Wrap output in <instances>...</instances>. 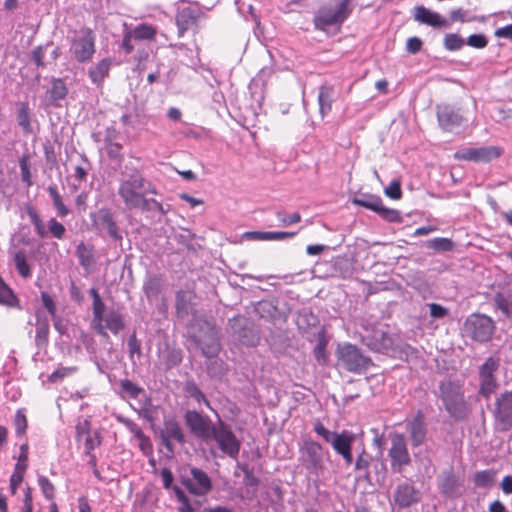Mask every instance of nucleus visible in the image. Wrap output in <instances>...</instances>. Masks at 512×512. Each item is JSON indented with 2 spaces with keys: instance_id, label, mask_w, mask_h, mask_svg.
<instances>
[{
  "instance_id": "obj_60",
  "label": "nucleus",
  "mask_w": 512,
  "mask_h": 512,
  "mask_svg": "<svg viewBox=\"0 0 512 512\" xmlns=\"http://www.w3.org/2000/svg\"><path fill=\"white\" fill-rule=\"evenodd\" d=\"M242 471L244 473V484L246 486L255 487L259 484L258 478L253 474V472L247 466H243Z\"/></svg>"
},
{
  "instance_id": "obj_38",
  "label": "nucleus",
  "mask_w": 512,
  "mask_h": 512,
  "mask_svg": "<svg viewBox=\"0 0 512 512\" xmlns=\"http://www.w3.org/2000/svg\"><path fill=\"white\" fill-rule=\"evenodd\" d=\"M120 389L123 396H128L132 399L138 398L143 389L129 379L120 381Z\"/></svg>"
},
{
  "instance_id": "obj_46",
  "label": "nucleus",
  "mask_w": 512,
  "mask_h": 512,
  "mask_svg": "<svg viewBox=\"0 0 512 512\" xmlns=\"http://www.w3.org/2000/svg\"><path fill=\"white\" fill-rule=\"evenodd\" d=\"M428 247L437 251H451L453 243L448 238H434L428 242Z\"/></svg>"
},
{
  "instance_id": "obj_63",
  "label": "nucleus",
  "mask_w": 512,
  "mask_h": 512,
  "mask_svg": "<svg viewBox=\"0 0 512 512\" xmlns=\"http://www.w3.org/2000/svg\"><path fill=\"white\" fill-rule=\"evenodd\" d=\"M406 47L410 53L415 54L421 50L422 41L418 37H411L407 40Z\"/></svg>"
},
{
  "instance_id": "obj_31",
  "label": "nucleus",
  "mask_w": 512,
  "mask_h": 512,
  "mask_svg": "<svg viewBox=\"0 0 512 512\" xmlns=\"http://www.w3.org/2000/svg\"><path fill=\"white\" fill-rule=\"evenodd\" d=\"M48 193L53 201V206L57 211V215L60 217H66L69 214V209L64 204L62 196L60 195L56 185H50L48 187Z\"/></svg>"
},
{
  "instance_id": "obj_50",
  "label": "nucleus",
  "mask_w": 512,
  "mask_h": 512,
  "mask_svg": "<svg viewBox=\"0 0 512 512\" xmlns=\"http://www.w3.org/2000/svg\"><path fill=\"white\" fill-rule=\"evenodd\" d=\"M371 462V456L365 452L362 451L356 458L355 461V470L356 471H365L367 472L370 466Z\"/></svg>"
},
{
  "instance_id": "obj_49",
  "label": "nucleus",
  "mask_w": 512,
  "mask_h": 512,
  "mask_svg": "<svg viewBox=\"0 0 512 512\" xmlns=\"http://www.w3.org/2000/svg\"><path fill=\"white\" fill-rule=\"evenodd\" d=\"M444 43L447 49L458 50L463 46L464 41L459 34H446Z\"/></svg>"
},
{
  "instance_id": "obj_25",
  "label": "nucleus",
  "mask_w": 512,
  "mask_h": 512,
  "mask_svg": "<svg viewBox=\"0 0 512 512\" xmlns=\"http://www.w3.org/2000/svg\"><path fill=\"white\" fill-rule=\"evenodd\" d=\"M395 502L401 507H408L417 501V491L412 485L401 484L394 494Z\"/></svg>"
},
{
  "instance_id": "obj_23",
  "label": "nucleus",
  "mask_w": 512,
  "mask_h": 512,
  "mask_svg": "<svg viewBox=\"0 0 512 512\" xmlns=\"http://www.w3.org/2000/svg\"><path fill=\"white\" fill-rule=\"evenodd\" d=\"M412 445L417 447L423 444L426 437L424 417L419 411L414 419L407 424Z\"/></svg>"
},
{
  "instance_id": "obj_42",
  "label": "nucleus",
  "mask_w": 512,
  "mask_h": 512,
  "mask_svg": "<svg viewBox=\"0 0 512 512\" xmlns=\"http://www.w3.org/2000/svg\"><path fill=\"white\" fill-rule=\"evenodd\" d=\"M38 485L46 499H48V500L54 499L55 486L46 476H40L38 478Z\"/></svg>"
},
{
  "instance_id": "obj_39",
  "label": "nucleus",
  "mask_w": 512,
  "mask_h": 512,
  "mask_svg": "<svg viewBox=\"0 0 512 512\" xmlns=\"http://www.w3.org/2000/svg\"><path fill=\"white\" fill-rule=\"evenodd\" d=\"M15 266L21 276L28 278L31 275L30 265L27 262L26 255L23 251H19L14 256Z\"/></svg>"
},
{
  "instance_id": "obj_2",
  "label": "nucleus",
  "mask_w": 512,
  "mask_h": 512,
  "mask_svg": "<svg viewBox=\"0 0 512 512\" xmlns=\"http://www.w3.org/2000/svg\"><path fill=\"white\" fill-rule=\"evenodd\" d=\"M90 295L93 298L92 310V328L97 334L105 339H109L107 330L117 335L125 328L123 316L116 310H110L105 314V304L102 301L98 291L95 288L90 289Z\"/></svg>"
},
{
  "instance_id": "obj_40",
  "label": "nucleus",
  "mask_w": 512,
  "mask_h": 512,
  "mask_svg": "<svg viewBox=\"0 0 512 512\" xmlns=\"http://www.w3.org/2000/svg\"><path fill=\"white\" fill-rule=\"evenodd\" d=\"M155 34H125L122 42V48L125 53H131L134 49L132 42L140 41L143 39H152Z\"/></svg>"
},
{
  "instance_id": "obj_3",
  "label": "nucleus",
  "mask_w": 512,
  "mask_h": 512,
  "mask_svg": "<svg viewBox=\"0 0 512 512\" xmlns=\"http://www.w3.org/2000/svg\"><path fill=\"white\" fill-rule=\"evenodd\" d=\"M438 397L447 413L456 421H462L469 414L463 385L459 381L443 380L439 383Z\"/></svg>"
},
{
  "instance_id": "obj_35",
  "label": "nucleus",
  "mask_w": 512,
  "mask_h": 512,
  "mask_svg": "<svg viewBox=\"0 0 512 512\" xmlns=\"http://www.w3.org/2000/svg\"><path fill=\"white\" fill-rule=\"evenodd\" d=\"M496 472L492 469L476 472L474 475V483L478 487H490L495 481Z\"/></svg>"
},
{
  "instance_id": "obj_14",
  "label": "nucleus",
  "mask_w": 512,
  "mask_h": 512,
  "mask_svg": "<svg viewBox=\"0 0 512 512\" xmlns=\"http://www.w3.org/2000/svg\"><path fill=\"white\" fill-rule=\"evenodd\" d=\"M501 154L502 149L496 146L469 147L456 151L454 153V159L459 161L487 163L498 158Z\"/></svg>"
},
{
  "instance_id": "obj_10",
  "label": "nucleus",
  "mask_w": 512,
  "mask_h": 512,
  "mask_svg": "<svg viewBox=\"0 0 512 512\" xmlns=\"http://www.w3.org/2000/svg\"><path fill=\"white\" fill-rule=\"evenodd\" d=\"M181 484L193 496H206L213 488L210 476L202 469L197 467L190 468V476L181 475Z\"/></svg>"
},
{
  "instance_id": "obj_24",
  "label": "nucleus",
  "mask_w": 512,
  "mask_h": 512,
  "mask_svg": "<svg viewBox=\"0 0 512 512\" xmlns=\"http://www.w3.org/2000/svg\"><path fill=\"white\" fill-rule=\"evenodd\" d=\"M111 66L112 60L110 58H104L92 65L88 70L91 82L98 87L102 86L104 80L109 76Z\"/></svg>"
},
{
  "instance_id": "obj_48",
  "label": "nucleus",
  "mask_w": 512,
  "mask_h": 512,
  "mask_svg": "<svg viewBox=\"0 0 512 512\" xmlns=\"http://www.w3.org/2000/svg\"><path fill=\"white\" fill-rule=\"evenodd\" d=\"M15 430L18 435H24L27 429V418L22 410H18L14 419Z\"/></svg>"
},
{
  "instance_id": "obj_55",
  "label": "nucleus",
  "mask_w": 512,
  "mask_h": 512,
  "mask_svg": "<svg viewBox=\"0 0 512 512\" xmlns=\"http://www.w3.org/2000/svg\"><path fill=\"white\" fill-rule=\"evenodd\" d=\"M313 354L315 359L319 364L325 365L327 362L326 356V345L322 342H319L313 350Z\"/></svg>"
},
{
  "instance_id": "obj_22",
  "label": "nucleus",
  "mask_w": 512,
  "mask_h": 512,
  "mask_svg": "<svg viewBox=\"0 0 512 512\" xmlns=\"http://www.w3.org/2000/svg\"><path fill=\"white\" fill-rule=\"evenodd\" d=\"M437 119L440 127L447 131L453 132L463 123V117L452 108L444 106L437 112Z\"/></svg>"
},
{
  "instance_id": "obj_58",
  "label": "nucleus",
  "mask_w": 512,
  "mask_h": 512,
  "mask_svg": "<svg viewBox=\"0 0 512 512\" xmlns=\"http://www.w3.org/2000/svg\"><path fill=\"white\" fill-rule=\"evenodd\" d=\"M385 193L392 199H400L402 196V190L399 182H392L389 187L385 189Z\"/></svg>"
},
{
  "instance_id": "obj_45",
  "label": "nucleus",
  "mask_w": 512,
  "mask_h": 512,
  "mask_svg": "<svg viewBox=\"0 0 512 512\" xmlns=\"http://www.w3.org/2000/svg\"><path fill=\"white\" fill-rule=\"evenodd\" d=\"M494 302L497 308L500 309L506 316H510L512 314V302L504 294H495Z\"/></svg>"
},
{
  "instance_id": "obj_36",
  "label": "nucleus",
  "mask_w": 512,
  "mask_h": 512,
  "mask_svg": "<svg viewBox=\"0 0 512 512\" xmlns=\"http://www.w3.org/2000/svg\"><path fill=\"white\" fill-rule=\"evenodd\" d=\"M78 371L77 366H69V367H59L57 368L53 373H51L47 381L49 383H58L62 381L63 379L70 377L71 375L75 374Z\"/></svg>"
},
{
  "instance_id": "obj_32",
  "label": "nucleus",
  "mask_w": 512,
  "mask_h": 512,
  "mask_svg": "<svg viewBox=\"0 0 512 512\" xmlns=\"http://www.w3.org/2000/svg\"><path fill=\"white\" fill-rule=\"evenodd\" d=\"M17 122L26 133L31 132L28 102H21L17 110Z\"/></svg>"
},
{
  "instance_id": "obj_15",
  "label": "nucleus",
  "mask_w": 512,
  "mask_h": 512,
  "mask_svg": "<svg viewBox=\"0 0 512 512\" xmlns=\"http://www.w3.org/2000/svg\"><path fill=\"white\" fill-rule=\"evenodd\" d=\"M493 416L500 430L512 428V391L501 393L495 400Z\"/></svg>"
},
{
  "instance_id": "obj_30",
  "label": "nucleus",
  "mask_w": 512,
  "mask_h": 512,
  "mask_svg": "<svg viewBox=\"0 0 512 512\" xmlns=\"http://www.w3.org/2000/svg\"><path fill=\"white\" fill-rule=\"evenodd\" d=\"M68 94V88L61 78H54L52 80L51 88L48 90V95L52 103L63 100Z\"/></svg>"
},
{
  "instance_id": "obj_37",
  "label": "nucleus",
  "mask_w": 512,
  "mask_h": 512,
  "mask_svg": "<svg viewBox=\"0 0 512 512\" xmlns=\"http://www.w3.org/2000/svg\"><path fill=\"white\" fill-rule=\"evenodd\" d=\"M19 166L21 172V180L27 187L33 185L32 174L30 171V157L28 154H23L19 159Z\"/></svg>"
},
{
  "instance_id": "obj_6",
  "label": "nucleus",
  "mask_w": 512,
  "mask_h": 512,
  "mask_svg": "<svg viewBox=\"0 0 512 512\" xmlns=\"http://www.w3.org/2000/svg\"><path fill=\"white\" fill-rule=\"evenodd\" d=\"M211 440H214L223 454L232 459H237L241 448V441L236 437L231 428L219 421L212 429Z\"/></svg>"
},
{
  "instance_id": "obj_7",
  "label": "nucleus",
  "mask_w": 512,
  "mask_h": 512,
  "mask_svg": "<svg viewBox=\"0 0 512 512\" xmlns=\"http://www.w3.org/2000/svg\"><path fill=\"white\" fill-rule=\"evenodd\" d=\"M350 2L351 0H342L335 8H320L314 19L316 29L325 30L328 27L342 24L351 13Z\"/></svg>"
},
{
  "instance_id": "obj_64",
  "label": "nucleus",
  "mask_w": 512,
  "mask_h": 512,
  "mask_svg": "<svg viewBox=\"0 0 512 512\" xmlns=\"http://www.w3.org/2000/svg\"><path fill=\"white\" fill-rule=\"evenodd\" d=\"M161 477L163 481V486L165 489H170L173 486V474L169 468H162Z\"/></svg>"
},
{
  "instance_id": "obj_17",
  "label": "nucleus",
  "mask_w": 512,
  "mask_h": 512,
  "mask_svg": "<svg viewBox=\"0 0 512 512\" xmlns=\"http://www.w3.org/2000/svg\"><path fill=\"white\" fill-rule=\"evenodd\" d=\"M186 426L192 434L204 441L211 440L213 425L208 416H204L195 410H188L184 414Z\"/></svg>"
},
{
  "instance_id": "obj_11",
  "label": "nucleus",
  "mask_w": 512,
  "mask_h": 512,
  "mask_svg": "<svg viewBox=\"0 0 512 512\" xmlns=\"http://www.w3.org/2000/svg\"><path fill=\"white\" fill-rule=\"evenodd\" d=\"M352 203L377 213L382 219L391 223H400L402 221L401 213L396 209L387 208L379 196L371 194H362L355 197Z\"/></svg>"
},
{
  "instance_id": "obj_27",
  "label": "nucleus",
  "mask_w": 512,
  "mask_h": 512,
  "mask_svg": "<svg viewBox=\"0 0 512 512\" xmlns=\"http://www.w3.org/2000/svg\"><path fill=\"white\" fill-rule=\"evenodd\" d=\"M49 320L42 316L40 312L36 313V335L35 342L37 346H46L49 338Z\"/></svg>"
},
{
  "instance_id": "obj_44",
  "label": "nucleus",
  "mask_w": 512,
  "mask_h": 512,
  "mask_svg": "<svg viewBox=\"0 0 512 512\" xmlns=\"http://www.w3.org/2000/svg\"><path fill=\"white\" fill-rule=\"evenodd\" d=\"M161 289V279L158 276L150 277L144 284V291L147 297L156 296Z\"/></svg>"
},
{
  "instance_id": "obj_8",
  "label": "nucleus",
  "mask_w": 512,
  "mask_h": 512,
  "mask_svg": "<svg viewBox=\"0 0 512 512\" xmlns=\"http://www.w3.org/2000/svg\"><path fill=\"white\" fill-rule=\"evenodd\" d=\"M300 462L301 464L311 472H317L324 467V447L317 441L307 438L303 440V444L300 449Z\"/></svg>"
},
{
  "instance_id": "obj_62",
  "label": "nucleus",
  "mask_w": 512,
  "mask_h": 512,
  "mask_svg": "<svg viewBox=\"0 0 512 512\" xmlns=\"http://www.w3.org/2000/svg\"><path fill=\"white\" fill-rule=\"evenodd\" d=\"M122 423L135 436L136 439H139L141 436L144 435V432L142 431L141 427L135 422L129 419H125L122 421Z\"/></svg>"
},
{
  "instance_id": "obj_59",
  "label": "nucleus",
  "mask_w": 512,
  "mask_h": 512,
  "mask_svg": "<svg viewBox=\"0 0 512 512\" xmlns=\"http://www.w3.org/2000/svg\"><path fill=\"white\" fill-rule=\"evenodd\" d=\"M137 440L139 441V448L146 456L151 455L153 453V445L148 436L144 434Z\"/></svg>"
},
{
  "instance_id": "obj_1",
  "label": "nucleus",
  "mask_w": 512,
  "mask_h": 512,
  "mask_svg": "<svg viewBox=\"0 0 512 512\" xmlns=\"http://www.w3.org/2000/svg\"><path fill=\"white\" fill-rule=\"evenodd\" d=\"M147 193L156 194V189L139 171H134L119 184L118 194L129 210L147 208Z\"/></svg>"
},
{
  "instance_id": "obj_26",
  "label": "nucleus",
  "mask_w": 512,
  "mask_h": 512,
  "mask_svg": "<svg viewBox=\"0 0 512 512\" xmlns=\"http://www.w3.org/2000/svg\"><path fill=\"white\" fill-rule=\"evenodd\" d=\"M76 256L80 266L86 271L90 270L95 264L93 245H87L81 242L77 245Z\"/></svg>"
},
{
  "instance_id": "obj_53",
  "label": "nucleus",
  "mask_w": 512,
  "mask_h": 512,
  "mask_svg": "<svg viewBox=\"0 0 512 512\" xmlns=\"http://www.w3.org/2000/svg\"><path fill=\"white\" fill-rule=\"evenodd\" d=\"M488 41L484 34H471L468 38L467 44L474 48H484Z\"/></svg>"
},
{
  "instance_id": "obj_54",
  "label": "nucleus",
  "mask_w": 512,
  "mask_h": 512,
  "mask_svg": "<svg viewBox=\"0 0 512 512\" xmlns=\"http://www.w3.org/2000/svg\"><path fill=\"white\" fill-rule=\"evenodd\" d=\"M41 300L44 307L48 310L49 314L55 318L56 316V304L53 298L46 292L41 293Z\"/></svg>"
},
{
  "instance_id": "obj_43",
  "label": "nucleus",
  "mask_w": 512,
  "mask_h": 512,
  "mask_svg": "<svg viewBox=\"0 0 512 512\" xmlns=\"http://www.w3.org/2000/svg\"><path fill=\"white\" fill-rule=\"evenodd\" d=\"M43 150L47 167L50 170L58 168L57 155L55 153L54 146L50 143H46L43 146Z\"/></svg>"
},
{
  "instance_id": "obj_20",
  "label": "nucleus",
  "mask_w": 512,
  "mask_h": 512,
  "mask_svg": "<svg viewBox=\"0 0 512 512\" xmlns=\"http://www.w3.org/2000/svg\"><path fill=\"white\" fill-rule=\"evenodd\" d=\"M162 443L166 448L172 451L170 441L175 440L180 444L185 443V436L183 430L175 418H169L164 421V426L161 431Z\"/></svg>"
},
{
  "instance_id": "obj_13",
  "label": "nucleus",
  "mask_w": 512,
  "mask_h": 512,
  "mask_svg": "<svg viewBox=\"0 0 512 512\" xmlns=\"http://www.w3.org/2000/svg\"><path fill=\"white\" fill-rule=\"evenodd\" d=\"M464 327L467 333L479 342L490 340L495 328L492 319L481 314L470 315L466 319Z\"/></svg>"
},
{
  "instance_id": "obj_57",
  "label": "nucleus",
  "mask_w": 512,
  "mask_h": 512,
  "mask_svg": "<svg viewBox=\"0 0 512 512\" xmlns=\"http://www.w3.org/2000/svg\"><path fill=\"white\" fill-rule=\"evenodd\" d=\"M20 512H33V497L30 487L24 491V498Z\"/></svg>"
},
{
  "instance_id": "obj_4",
  "label": "nucleus",
  "mask_w": 512,
  "mask_h": 512,
  "mask_svg": "<svg viewBox=\"0 0 512 512\" xmlns=\"http://www.w3.org/2000/svg\"><path fill=\"white\" fill-rule=\"evenodd\" d=\"M313 430L324 442L332 446L333 450L343 458L347 465L352 463V444L356 440V435L353 432L348 430H343L340 433L330 431L320 420L314 423Z\"/></svg>"
},
{
  "instance_id": "obj_52",
  "label": "nucleus",
  "mask_w": 512,
  "mask_h": 512,
  "mask_svg": "<svg viewBox=\"0 0 512 512\" xmlns=\"http://www.w3.org/2000/svg\"><path fill=\"white\" fill-rule=\"evenodd\" d=\"M128 349H129V355L130 358H133V356L136 354L138 357L141 356V343L136 337V334L133 333L130 335L128 339Z\"/></svg>"
},
{
  "instance_id": "obj_21",
  "label": "nucleus",
  "mask_w": 512,
  "mask_h": 512,
  "mask_svg": "<svg viewBox=\"0 0 512 512\" xmlns=\"http://www.w3.org/2000/svg\"><path fill=\"white\" fill-rule=\"evenodd\" d=\"M71 51L78 62L89 61L95 53L94 39L90 36H84L75 40L72 44Z\"/></svg>"
},
{
  "instance_id": "obj_9",
  "label": "nucleus",
  "mask_w": 512,
  "mask_h": 512,
  "mask_svg": "<svg viewBox=\"0 0 512 512\" xmlns=\"http://www.w3.org/2000/svg\"><path fill=\"white\" fill-rule=\"evenodd\" d=\"M391 446L388 451L391 469L394 472H402L411 462L406 438L403 434L394 432L389 435Z\"/></svg>"
},
{
  "instance_id": "obj_19",
  "label": "nucleus",
  "mask_w": 512,
  "mask_h": 512,
  "mask_svg": "<svg viewBox=\"0 0 512 512\" xmlns=\"http://www.w3.org/2000/svg\"><path fill=\"white\" fill-rule=\"evenodd\" d=\"M203 14L198 9H192L190 7L181 9L176 16V23L180 32H186L189 30H196L199 27V22Z\"/></svg>"
},
{
  "instance_id": "obj_28",
  "label": "nucleus",
  "mask_w": 512,
  "mask_h": 512,
  "mask_svg": "<svg viewBox=\"0 0 512 512\" xmlns=\"http://www.w3.org/2000/svg\"><path fill=\"white\" fill-rule=\"evenodd\" d=\"M333 93L334 89L331 85H322L319 88L318 103L322 117L327 115L332 109Z\"/></svg>"
},
{
  "instance_id": "obj_51",
  "label": "nucleus",
  "mask_w": 512,
  "mask_h": 512,
  "mask_svg": "<svg viewBox=\"0 0 512 512\" xmlns=\"http://www.w3.org/2000/svg\"><path fill=\"white\" fill-rule=\"evenodd\" d=\"M277 218L282 226H290L292 224L299 223L302 219L301 214L295 212L291 215H286L285 213L278 212Z\"/></svg>"
},
{
  "instance_id": "obj_47",
  "label": "nucleus",
  "mask_w": 512,
  "mask_h": 512,
  "mask_svg": "<svg viewBox=\"0 0 512 512\" xmlns=\"http://www.w3.org/2000/svg\"><path fill=\"white\" fill-rule=\"evenodd\" d=\"M48 228L53 237L59 240L63 239L66 229L62 223L57 221L55 218H51L48 221Z\"/></svg>"
},
{
  "instance_id": "obj_41",
  "label": "nucleus",
  "mask_w": 512,
  "mask_h": 512,
  "mask_svg": "<svg viewBox=\"0 0 512 512\" xmlns=\"http://www.w3.org/2000/svg\"><path fill=\"white\" fill-rule=\"evenodd\" d=\"M17 298L12 290L2 281H0V303L7 306H14Z\"/></svg>"
},
{
  "instance_id": "obj_16",
  "label": "nucleus",
  "mask_w": 512,
  "mask_h": 512,
  "mask_svg": "<svg viewBox=\"0 0 512 512\" xmlns=\"http://www.w3.org/2000/svg\"><path fill=\"white\" fill-rule=\"evenodd\" d=\"M338 359L347 371L354 373L366 369L370 363V359L365 357L356 346L351 344L339 349Z\"/></svg>"
},
{
  "instance_id": "obj_56",
  "label": "nucleus",
  "mask_w": 512,
  "mask_h": 512,
  "mask_svg": "<svg viewBox=\"0 0 512 512\" xmlns=\"http://www.w3.org/2000/svg\"><path fill=\"white\" fill-rule=\"evenodd\" d=\"M428 306L432 318H443L448 315V309L438 303H430Z\"/></svg>"
},
{
  "instance_id": "obj_61",
  "label": "nucleus",
  "mask_w": 512,
  "mask_h": 512,
  "mask_svg": "<svg viewBox=\"0 0 512 512\" xmlns=\"http://www.w3.org/2000/svg\"><path fill=\"white\" fill-rule=\"evenodd\" d=\"M296 234H297V232H289V231H268L269 241L293 238Z\"/></svg>"
},
{
  "instance_id": "obj_29",
  "label": "nucleus",
  "mask_w": 512,
  "mask_h": 512,
  "mask_svg": "<svg viewBox=\"0 0 512 512\" xmlns=\"http://www.w3.org/2000/svg\"><path fill=\"white\" fill-rule=\"evenodd\" d=\"M100 224L103 228H105L109 234V236L115 240L121 239V235L119 234L118 226L113 219L112 214L107 209L100 210Z\"/></svg>"
},
{
  "instance_id": "obj_18",
  "label": "nucleus",
  "mask_w": 512,
  "mask_h": 512,
  "mask_svg": "<svg viewBox=\"0 0 512 512\" xmlns=\"http://www.w3.org/2000/svg\"><path fill=\"white\" fill-rule=\"evenodd\" d=\"M411 15L414 21L434 29H442L449 26L448 19L424 5L415 6L411 11Z\"/></svg>"
},
{
  "instance_id": "obj_12",
  "label": "nucleus",
  "mask_w": 512,
  "mask_h": 512,
  "mask_svg": "<svg viewBox=\"0 0 512 512\" xmlns=\"http://www.w3.org/2000/svg\"><path fill=\"white\" fill-rule=\"evenodd\" d=\"M498 368L499 359L493 357L487 358L479 367V394L485 399H489L498 388L496 379V372Z\"/></svg>"
},
{
  "instance_id": "obj_33",
  "label": "nucleus",
  "mask_w": 512,
  "mask_h": 512,
  "mask_svg": "<svg viewBox=\"0 0 512 512\" xmlns=\"http://www.w3.org/2000/svg\"><path fill=\"white\" fill-rule=\"evenodd\" d=\"M27 215L29 216L31 223L34 226L36 234L40 238L47 237L48 232L46 231L43 221L37 213L36 209L32 206L27 207Z\"/></svg>"
},
{
  "instance_id": "obj_5",
  "label": "nucleus",
  "mask_w": 512,
  "mask_h": 512,
  "mask_svg": "<svg viewBox=\"0 0 512 512\" xmlns=\"http://www.w3.org/2000/svg\"><path fill=\"white\" fill-rule=\"evenodd\" d=\"M198 330L192 335L193 341L201 349L202 354L208 358L216 357L221 349L217 330L208 321H198Z\"/></svg>"
},
{
  "instance_id": "obj_34",
  "label": "nucleus",
  "mask_w": 512,
  "mask_h": 512,
  "mask_svg": "<svg viewBox=\"0 0 512 512\" xmlns=\"http://www.w3.org/2000/svg\"><path fill=\"white\" fill-rule=\"evenodd\" d=\"M184 392L188 397L195 399L198 403L204 402L205 405L210 408V402L194 381H187L185 383Z\"/></svg>"
}]
</instances>
